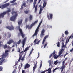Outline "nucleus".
<instances>
[{
	"instance_id": "1",
	"label": "nucleus",
	"mask_w": 73,
	"mask_h": 73,
	"mask_svg": "<svg viewBox=\"0 0 73 73\" xmlns=\"http://www.w3.org/2000/svg\"><path fill=\"white\" fill-rule=\"evenodd\" d=\"M11 14L12 15H13L10 18V20L12 21L15 22V20H16V19H17V16H18L17 12L15 11H13L11 12Z\"/></svg>"
},
{
	"instance_id": "2",
	"label": "nucleus",
	"mask_w": 73,
	"mask_h": 73,
	"mask_svg": "<svg viewBox=\"0 0 73 73\" xmlns=\"http://www.w3.org/2000/svg\"><path fill=\"white\" fill-rule=\"evenodd\" d=\"M7 11H6L5 12H3L2 13H1L0 14V19H1V17H2V18H4V15H5L7 13H9V12H11V8H7Z\"/></svg>"
},
{
	"instance_id": "3",
	"label": "nucleus",
	"mask_w": 73,
	"mask_h": 73,
	"mask_svg": "<svg viewBox=\"0 0 73 73\" xmlns=\"http://www.w3.org/2000/svg\"><path fill=\"white\" fill-rule=\"evenodd\" d=\"M20 25H19L18 26V28H19V32H20V33L21 34V36H22V38H24L25 37V34L23 33V30L21 29H20Z\"/></svg>"
},
{
	"instance_id": "4",
	"label": "nucleus",
	"mask_w": 73,
	"mask_h": 73,
	"mask_svg": "<svg viewBox=\"0 0 73 73\" xmlns=\"http://www.w3.org/2000/svg\"><path fill=\"white\" fill-rule=\"evenodd\" d=\"M37 0H34L33 3V8H35V12H36V11L37 10V5H36V2Z\"/></svg>"
},
{
	"instance_id": "5",
	"label": "nucleus",
	"mask_w": 73,
	"mask_h": 73,
	"mask_svg": "<svg viewBox=\"0 0 73 73\" xmlns=\"http://www.w3.org/2000/svg\"><path fill=\"white\" fill-rule=\"evenodd\" d=\"M49 14L48 13H47V17L48 18V19L49 20H52L53 18V14L51 13H49Z\"/></svg>"
},
{
	"instance_id": "6",
	"label": "nucleus",
	"mask_w": 73,
	"mask_h": 73,
	"mask_svg": "<svg viewBox=\"0 0 73 73\" xmlns=\"http://www.w3.org/2000/svg\"><path fill=\"white\" fill-rule=\"evenodd\" d=\"M27 37H25L23 39L22 41V43L23 44L22 47L23 48H24V45H25V42H26V41H27Z\"/></svg>"
},
{
	"instance_id": "7",
	"label": "nucleus",
	"mask_w": 73,
	"mask_h": 73,
	"mask_svg": "<svg viewBox=\"0 0 73 73\" xmlns=\"http://www.w3.org/2000/svg\"><path fill=\"white\" fill-rule=\"evenodd\" d=\"M6 28L9 29L10 31H12L14 30V28L13 25H11V26H6L5 27Z\"/></svg>"
},
{
	"instance_id": "8",
	"label": "nucleus",
	"mask_w": 73,
	"mask_h": 73,
	"mask_svg": "<svg viewBox=\"0 0 73 73\" xmlns=\"http://www.w3.org/2000/svg\"><path fill=\"white\" fill-rule=\"evenodd\" d=\"M66 45H64V43L62 42V49L60 52H64V49H63V48L64 47V49H65V48H66Z\"/></svg>"
},
{
	"instance_id": "9",
	"label": "nucleus",
	"mask_w": 73,
	"mask_h": 73,
	"mask_svg": "<svg viewBox=\"0 0 73 73\" xmlns=\"http://www.w3.org/2000/svg\"><path fill=\"white\" fill-rule=\"evenodd\" d=\"M9 5H10V3H5V4L2 5L1 7H2V8H5L6 7H8Z\"/></svg>"
},
{
	"instance_id": "10",
	"label": "nucleus",
	"mask_w": 73,
	"mask_h": 73,
	"mask_svg": "<svg viewBox=\"0 0 73 73\" xmlns=\"http://www.w3.org/2000/svg\"><path fill=\"white\" fill-rule=\"evenodd\" d=\"M34 66L33 67V72H35V70H36V68L37 67V61H36L34 62Z\"/></svg>"
},
{
	"instance_id": "11",
	"label": "nucleus",
	"mask_w": 73,
	"mask_h": 73,
	"mask_svg": "<svg viewBox=\"0 0 73 73\" xmlns=\"http://www.w3.org/2000/svg\"><path fill=\"white\" fill-rule=\"evenodd\" d=\"M38 32V29H36L35 31V33L32 36L33 37V38L35 36H37Z\"/></svg>"
},
{
	"instance_id": "12",
	"label": "nucleus",
	"mask_w": 73,
	"mask_h": 73,
	"mask_svg": "<svg viewBox=\"0 0 73 73\" xmlns=\"http://www.w3.org/2000/svg\"><path fill=\"white\" fill-rule=\"evenodd\" d=\"M44 32L45 30L44 29H42V30L41 32V33L40 34V37H41V38H42V37H44Z\"/></svg>"
},
{
	"instance_id": "13",
	"label": "nucleus",
	"mask_w": 73,
	"mask_h": 73,
	"mask_svg": "<svg viewBox=\"0 0 73 73\" xmlns=\"http://www.w3.org/2000/svg\"><path fill=\"white\" fill-rule=\"evenodd\" d=\"M23 51H22L20 52L19 55V59L18 60V61H20L21 60V58L22 57V56L23 54Z\"/></svg>"
},
{
	"instance_id": "14",
	"label": "nucleus",
	"mask_w": 73,
	"mask_h": 73,
	"mask_svg": "<svg viewBox=\"0 0 73 73\" xmlns=\"http://www.w3.org/2000/svg\"><path fill=\"white\" fill-rule=\"evenodd\" d=\"M48 36H49V35H47L44 38L42 42V44H44V43H45V40H46V38H47V37H48Z\"/></svg>"
},
{
	"instance_id": "15",
	"label": "nucleus",
	"mask_w": 73,
	"mask_h": 73,
	"mask_svg": "<svg viewBox=\"0 0 73 73\" xmlns=\"http://www.w3.org/2000/svg\"><path fill=\"white\" fill-rule=\"evenodd\" d=\"M14 42V41L12 39H11L9 40V41L7 42V44H9V45H10V44H11V43H12Z\"/></svg>"
},
{
	"instance_id": "16",
	"label": "nucleus",
	"mask_w": 73,
	"mask_h": 73,
	"mask_svg": "<svg viewBox=\"0 0 73 73\" xmlns=\"http://www.w3.org/2000/svg\"><path fill=\"white\" fill-rule=\"evenodd\" d=\"M8 56V53H3V54L1 55L2 57H3L2 58V59H3V58H4V57H6V56Z\"/></svg>"
},
{
	"instance_id": "17",
	"label": "nucleus",
	"mask_w": 73,
	"mask_h": 73,
	"mask_svg": "<svg viewBox=\"0 0 73 73\" xmlns=\"http://www.w3.org/2000/svg\"><path fill=\"white\" fill-rule=\"evenodd\" d=\"M33 25L31 24V25L30 26H29V25H26V28L27 29V28H28L29 29H31L33 27Z\"/></svg>"
},
{
	"instance_id": "18",
	"label": "nucleus",
	"mask_w": 73,
	"mask_h": 73,
	"mask_svg": "<svg viewBox=\"0 0 73 73\" xmlns=\"http://www.w3.org/2000/svg\"><path fill=\"white\" fill-rule=\"evenodd\" d=\"M29 47H26L25 48L24 50L23 51L24 53L25 52H27L28 51V50H29Z\"/></svg>"
},
{
	"instance_id": "19",
	"label": "nucleus",
	"mask_w": 73,
	"mask_h": 73,
	"mask_svg": "<svg viewBox=\"0 0 73 73\" xmlns=\"http://www.w3.org/2000/svg\"><path fill=\"white\" fill-rule=\"evenodd\" d=\"M48 62L49 63V66H51L52 65V64H53V61H50V60H49L48 61Z\"/></svg>"
},
{
	"instance_id": "20",
	"label": "nucleus",
	"mask_w": 73,
	"mask_h": 73,
	"mask_svg": "<svg viewBox=\"0 0 73 73\" xmlns=\"http://www.w3.org/2000/svg\"><path fill=\"white\" fill-rule=\"evenodd\" d=\"M37 23H38V20H36V21H35L34 23H32V24H31L33 26V25H35V24H37Z\"/></svg>"
},
{
	"instance_id": "21",
	"label": "nucleus",
	"mask_w": 73,
	"mask_h": 73,
	"mask_svg": "<svg viewBox=\"0 0 73 73\" xmlns=\"http://www.w3.org/2000/svg\"><path fill=\"white\" fill-rule=\"evenodd\" d=\"M58 63V60H56V61H55L54 62V65H57Z\"/></svg>"
},
{
	"instance_id": "22",
	"label": "nucleus",
	"mask_w": 73,
	"mask_h": 73,
	"mask_svg": "<svg viewBox=\"0 0 73 73\" xmlns=\"http://www.w3.org/2000/svg\"><path fill=\"white\" fill-rule=\"evenodd\" d=\"M46 5V2L45 1L43 3V8H45V6Z\"/></svg>"
},
{
	"instance_id": "23",
	"label": "nucleus",
	"mask_w": 73,
	"mask_h": 73,
	"mask_svg": "<svg viewBox=\"0 0 73 73\" xmlns=\"http://www.w3.org/2000/svg\"><path fill=\"white\" fill-rule=\"evenodd\" d=\"M22 22H23V20L21 19L20 21H19L18 22V25H21L22 24Z\"/></svg>"
},
{
	"instance_id": "24",
	"label": "nucleus",
	"mask_w": 73,
	"mask_h": 73,
	"mask_svg": "<svg viewBox=\"0 0 73 73\" xmlns=\"http://www.w3.org/2000/svg\"><path fill=\"white\" fill-rule=\"evenodd\" d=\"M26 7V3H25V2H24L23 4L21 6V7Z\"/></svg>"
},
{
	"instance_id": "25",
	"label": "nucleus",
	"mask_w": 73,
	"mask_h": 73,
	"mask_svg": "<svg viewBox=\"0 0 73 73\" xmlns=\"http://www.w3.org/2000/svg\"><path fill=\"white\" fill-rule=\"evenodd\" d=\"M32 19H33V18L32 17V15H30L29 17V19L30 21H31V20H32Z\"/></svg>"
},
{
	"instance_id": "26",
	"label": "nucleus",
	"mask_w": 73,
	"mask_h": 73,
	"mask_svg": "<svg viewBox=\"0 0 73 73\" xmlns=\"http://www.w3.org/2000/svg\"><path fill=\"white\" fill-rule=\"evenodd\" d=\"M42 9L41 8V7H40V11H39V15H41V12L42 11Z\"/></svg>"
},
{
	"instance_id": "27",
	"label": "nucleus",
	"mask_w": 73,
	"mask_h": 73,
	"mask_svg": "<svg viewBox=\"0 0 73 73\" xmlns=\"http://www.w3.org/2000/svg\"><path fill=\"white\" fill-rule=\"evenodd\" d=\"M27 68H28L29 67H30V65L28 63H27L25 66Z\"/></svg>"
},
{
	"instance_id": "28",
	"label": "nucleus",
	"mask_w": 73,
	"mask_h": 73,
	"mask_svg": "<svg viewBox=\"0 0 73 73\" xmlns=\"http://www.w3.org/2000/svg\"><path fill=\"white\" fill-rule=\"evenodd\" d=\"M3 48H4V49H5L7 48V44H5L3 46Z\"/></svg>"
},
{
	"instance_id": "29",
	"label": "nucleus",
	"mask_w": 73,
	"mask_h": 73,
	"mask_svg": "<svg viewBox=\"0 0 73 73\" xmlns=\"http://www.w3.org/2000/svg\"><path fill=\"white\" fill-rule=\"evenodd\" d=\"M5 60V59H2L1 61H0V65H1V64H2V63H3V61H4Z\"/></svg>"
},
{
	"instance_id": "30",
	"label": "nucleus",
	"mask_w": 73,
	"mask_h": 73,
	"mask_svg": "<svg viewBox=\"0 0 73 73\" xmlns=\"http://www.w3.org/2000/svg\"><path fill=\"white\" fill-rule=\"evenodd\" d=\"M65 33L66 35H68L69 34V32L67 31H65Z\"/></svg>"
},
{
	"instance_id": "31",
	"label": "nucleus",
	"mask_w": 73,
	"mask_h": 73,
	"mask_svg": "<svg viewBox=\"0 0 73 73\" xmlns=\"http://www.w3.org/2000/svg\"><path fill=\"white\" fill-rule=\"evenodd\" d=\"M24 12L25 13V14H28V13H29V11H24Z\"/></svg>"
},
{
	"instance_id": "32",
	"label": "nucleus",
	"mask_w": 73,
	"mask_h": 73,
	"mask_svg": "<svg viewBox=\"0 0 73 73\" xmlns=\"http://www.w3.org/2000/svg\"><path fill=\"white\" fill-rule=\"evenodd\" d=\"M45 71L46 72L47 71H48V72H51V68H49L47 70H45Z\"/></svg>"
},
{
	"instance_id": "33",
	"label": "nucleus",
	"mask_w": 73,
	"mask_h": 73,
	"mask_svg": "<svg viewBox=\"0 0 73 73\" xmlns=\"http://www.w3.org/2000/svg\"><path fill=\"white\" fill-rule=\"evenodd\" d=\"M56 44H57V46L58 47H60V43L58 42L57 43H56Z\"/></svg>"
},
{
	"instance_id": "34",
	"label": "nucleus",
	"mask_w": 73,
	"mask_h": 73,
	"mask_svg": "<svg viewBox=\"0 0 73 73\" xmlns=\"http://www.w3.org/2000/svg\"><path fill=\"white\" fill-rule=\"evenodd\" d=\"M54 58L55 59H57V54H55L54 55Z\"/></svg>"
},
{
	"instance_id": "35",
	"label": "nucleus",
	"mask_w": 73,
	"mask_h": 73,
	"mask_svg": "<svg viewBox=\"0 0 73 73\" xmlns=\"http://www.w3.org/2000/svg\"><path fill=\"white\" fill-rule=\"evenodd\" d=\"M17 0H13L12 1H10V2L11 3H14L15 2H16V1Z\"/></svg>"
},
{
	"instance_id": "36",
	"label": "nucleus",
	"mask_w": 73,
	"mask_h": 73,
	"mask_svg": "<svg viewBox=\"0 0 73 73\" xmlns=\"http://www.w3.org/2000/svg\"><path fill=\"white\" fill-rule=\"evenodd\" d=\"M21 40L20 39L19 40L17 44H20L21 43Z\"/></svg>"
},
{
	"instance_id": "37",
	"label": "nucleus",
	"mask_w": 73,
	"mask_h": 73,
	"mask_svg": "<svg viewBox=\"0 0 73 73\" xmlns=\"http://www.w3.org/2000/svg\"><path fill=\"white\" fill-rule=\"evenodd\" d=\"M24 58H25V57H24V56L23 57H22V58H21V61H24Z\"/></svg>"
},
{
	"instance_id": "38",
	"label": "nucleus",
	"mask_w": 73,
	"mask_h": 73,
	"mask_svg": "<svg viewBox=\"0 0 73 73\" xmlns=\"http://www.w3.org/2000/svg\"><path fill=\"white\" fill-rule=\"evenodd\" d=\"M8 36L9 37H11V34L9 32L8 33Z\"/></svg>"
},
{
	"instance_id": "39",
	"label": "nucleus",
	"mask_w": 73,
	"mask_h": 73,
	"mask_svg": "<svg viewBox=\"0 0 73 73\" xmlns=\"http://www.w3.org/2000/svg\"><path fill=\"white\" fill-rule=\"evenodd\" d=\"M60 67H59L57 66L56 68H55V70H57L58 69H60Z\"/></svg>"
},
{
	"instance_id": "40",
	"label": "nucleus",
	"mask_w": 73,
	"mask_h": 73,
	"mask_svg": "<svg viewBox=\"0 0 73 73\" xmlns=\"http://www.w3.org/2000/svg\"><path fill=\"white\" fill-rule=\"evenodd\" d=\"M20 34L21 35V34L20 33H20H19L18 34V36L19 37L21 36Z\"/></svg>"
},
{
	"instance_id": "41",
	"label": "nucleus",
	"mask_w": 73,
	"mask_h": 73,
	"mask_svg": "<svg viewBox=\"0 0 73 73\" xmlns=\"http://www.w3.org/2000/svg\"><path fill=\"white\" fill-rule=\"evenodd\" d=\"M72 35L70 36L69 38L68 39V42H69V40H70V38H71V37H72Z\"/></svg>"
},
{
	"instance_id": "42",
	"label": "nucleus",
	"mask_w": 73,
	"mask_h": 73,
	"mask_svg": "<svg viewBox=\"0 0 73 73\" xmlns=\"http://www.w3.org/2000/svg\"><path fill=\"white\" fill-rule=\"evenodd\" d=\"M33 0H30L29 2V3H33Z\"/></svg>"
},
{
	"instance_id": "43",
	"label": "nucleus",
	"mask_w": 73,
	"mask_h": 73,
	"mask_svg": "<svg viewBox=\"0 0 73 73\" xmlns=\"http://www.w3.org/2000/svg\"><path fill=\"white\" fill-rule=\"evenodd\" d=\"M62 53V52L60 51V52H59V56H61V54Z\"/></svg>"
},
{
	"instance_id": "44",
	"label": "nucleus",
	"mask_w": 73,
	"mask_h": 73,
	"mask_svg": "<svg viewBox=\"0 0 73 73\" xmlns=\"http://www.w3.org/2000/svg\"><path fill=\"white\" fill-rule=\"evenodd\" d=\"M36 41H37V39H35L34 41V42L35 43V44H36Z\"/></svg>"
},
{
	"instance_id": "45",
	"label": "nucleus",
	"mask_w": 73,
	"mask_h": 73,
	"mask_svg": "<svg viewBox=\"0 0 73 73\" xmlns=\"http://www.w3.org/2000/svg\"><path fill=\"white\" fill-rule=\"evenodd\" d=\"M28 18H26L25 19V22H26H26H27V21H28Z\"/></svg>"
},
{
	"instance_id": "46",
	"label": "nucleus",
	"mask_w": 73,
	"mask_h": 73,
	"mask_svg": "<svg viewBox=\"0 0 73 73\" xmlns=\"http://www.w3.org/2000/svg\"><path fill=\"white\" fill-rule=\"evenodd\" d=\"M2 42L1 41L0 42V47H1V46L3 45V44H1Z\"/></svg>"
},
{
	"instance_id": "47",
	"label": "nucleus",
	"mask_w": 73,
	"mask_h": 73,
	"mask_svg": "<svg viewBox=\"0 0 73 73\" xmlns=\"http://www.w3.org/2000/svg\"><path fill=\"white\" fill-rule=\"evenodd\" d=\"M73 59H72L71 60H70V63H69V65H70L71 64V63H72V62L73 61Z\"/></svg>"
},
{
	"instance_id": "48",
	"label": "nucleus",
	"mask_w": 73,
	"mask_h": 73,
	"mask_svg": "<svg viewBox=\"0 0 73 73\" xmlns=\"http://www.w3.org/2000/svg\"><path fill=\"white\" fill-rule=\"evenodd\" d=\"M53 55V53H52L50 55V56H49V58H51V57Z\"/></svg>"
},
{
	"instance_id": "49",
	"label": "nucleus",
	"mask_w": 73,
	"mask_h": 73,
	"mask_svg": "<svg viewBox=\"0 0 73 73\" xmlns=\"http://www.w3.org/2000/svg\"><path fill=\"white\" fill-rule=\"evenodd\" d=\"M9 52V50H6L5 51V52L6 53H8V52Z\"/></svg>"
},
{
	"instance_id": "50",
	"label": "nucleus",
	"mask_w": 73,
	"mask_h": 73,
	"mask_svg": "<svg viewBox=\"0 0 73 73\" xmlns=\"http://www.w3.org/2000/svg\"><path fill=\"white\" fill-rule=\"evenodd\" d=\"M46 46H47V44L46 43L44 45V48H45Z\"/></svg>"
},
{
	"instance_id": "51",
	"label": "nucleus",
	"mask_w": 73,
	"mask_h": 73,
	"mask_svg": "<svg viewBox=\"0 0 73 73\" xmlns=\"http://www.w3.org/2000/svg\"><path fill=\"white\" fill-rule=\"evenodd\" d=\"M2 69H3V68H2V67H0V71H1V70H2Z\"/></svg>"
},
{
	"instance_id": "52",
	"label": "nucleus",
	"mask_w": 73,
	"mask_h": 73,
	"mask_svg": "<svg viewBox=\"0 0 73 73\" xmlns=\"http://www.w3.org/2000/svg\"><path fill=\"white\" fill-rule=\"evenodd\" d=\"M56 53V50H54V52H53V55H54V54H55Z\"/></svg>"
},
{
	"instance_id": "53",
	"label": "nucleus",
	"mask_w": 73,
	"mask_h": 73,
	"mask_svg": "<svg viewBox=\"0 0 73 73\" xmlns=\"http://www.w3.org/2000/svg\"><path fill=\"white\" fill-rule=\"evenodd\" d=\"M18 52L19 53H20V48H18Z\"/></svg>"
},
{
	"instance_id": "54",
	"label": "nucleus",
	"mask_w": 73,
	"mask_h": 73,
	"mask_svg": "<svg viewBox=\"0 0 73 73\" xmlns=\"http://www.w3.org/2000/svg\"><path fill=\"white\" fill-rule=\"evenodd\" d=\"M17 3L15 2V3H14L13 5H17Z\"/></svg>"
},
{
	"instance_id": "55",
	"label": "nucleus",
	"mask_w": 73,
	"mask_h": 73,
	"mask_svg": "<svg viewBox=\"0 0 73 73\" xmlns=\"http://www.w3.org/2000/svg\"><path fill=\"white\" fill-rule=\"evenodd\" d=\"M42 66V63H41L40 64V68H41Z\"/></svg>"
},
{
	"instance_id": "56",
	"label": "nucleus",
	"mask_w": 73,
	"mask_h": 73,
	"mask_svg": "<svg viewBox=\"0 0 73 73\" xmlns=\"http://www.w3.org/2000/svg\"><path fill=\"white\" fill-rule=\"evenodd\" d=\"M22 73H25V71L24 70H23L22 71Z\"/></svg>"
},
{
	"instance_id": "57",
	"label": "nucleus",
	"mask_w": 73,
	"mask_h": 73,
	"mask_svg": "<svg viewBox=\"0 0 73 73\" xmlns=\"http://www.w3.org/2000/svg\"><path fill=\"white\" fill-rule=\"evenodd\" d=\"M39 57H40V53L38 52V57H37V58H38Z\"/></svg>"
},
{
	"instance_id": "58",
	"label": "nucleus",
	"mask_w": 73,
	"mask_h": 73,
	"mask_svg": "<svg viewBox=\"0 0 73 73\" xmlns=\"http://www.w3.org/2000/svg\"><path fill=\"white\" fill-rule=\"evenodd\" d=\"M40 26L39 25H38L36 29H39V28H40Z\"/></svg>"
},
{
	"instance_id": "59",
	"label": "nucleus",
	"mask_w": 73,
	"mask_h": 73,
	"mask_svg": "<svg viewBox=\"0 0 73 73\" xmlns=\"http://www.w3.org/2000/svg\"><path fill=\"white\" fill-rule=\"evenodd\" d=\"M73 51V48H72V49L70 50V52H72Z\"/></svg>"
},
{
	"instance_id": "60",
	"label": "nucleus",
	"mask_w": 73,
	"mask_h": 73,
	"mask_svg": "<svg viewBox=\"0 0 73 73\" xmlns=\"http://www.w3.org/2000/svg\"><path fill=\"white\" fill-rule=\"evenodd\" d=\"M13 51H15V48H13L12 49V52H13Z\"/></svg>"
},
{
	"instance_id": "61",
	"label": "nucleus",
	"mask_w": 73,
	"mask_h": 73,
	"mask_svg": "<svg viewBox=\"0 0 73 73\" xmlns=\"http://www.w3.org/2000/svg\"><path fill=\"white\" fill-rule=\"evenodd\" d=\"M45 72H46V71H45V70L44 71H43L41 73H45Z\"/></svg>"
},
{
	"instance_id": "62",
	"label": "nucleus",
	"mask_w": 73,
	"mask_h": 73,
	"mask_svg": "<svg viewBox=\"0 0 73 73\" xmlns=\"http://www.w3.org/2000/svg\"><path fill=\"white\" fill-rule=\"evenodd\" d=\"M67 59H68V58L66 57V58H65L64 59V61H66V60H67Z\"/></svg>"
},
{
	"instance_id": "63",
	"label": "nucleus",
	"mask_w": 73,
	"mask_h": 73,
	"mask_svg": "<svg viewBox=\"0 0 73 73\" xmlns=\"http://www.w3.org/2000/svg\"><path fill=\"white\" fill-rule=\"evenodd\" d=\"M56 72V70L55 69L52 72L53 73H54V72Z\"/></svg>"
},
{
	"instance_id": "64",
	"label": "nucleus",
	"mask_w": 73,
	"mask_h": 73,
	"mask_svg": "<svg viewBox=\"0 0 73 73\" xmlns=\"http://www.w3.org/2000/svg\"><path fill=\"white\" fill-rule=\"evenodd\" d=\"M61 63V62H58L59 65H60Z\"/></svg>"
}]
</instances>
